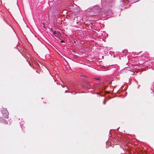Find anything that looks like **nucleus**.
<instances>
[{
	"instance_id": "nucleus-1",
	"label": "nucleus",
	"mask_w": 154,
	"mask_h": 154,
	"mask_svg": "<svg viewBox=\"0 0 154 154\" xmlns=\"http://www.w3.org/2000/svg\"><path fill=\"white\" fill-rule=\"evenodd\" d=\"M2 112L3 114V116L6 118H8V115L9 113L8 110L5 108H3L2 110Z\"/></svg>"
},
{
	"instance_id": "nucleus-2",
	"label": "nucleus",
	"mask_w": 154,
	"mask_h": 154,
	"mask_svg": "<svg viewBox=\"0 0 154 154\" xmlns=\"http://www.w3.org/2000/svg\"><path fill=\"white\" fill-rule=\"evenodd\" d=\"M0 121L1 122H3V123H4L5 124H8V122H7V121H6V120L2 117H1V118H0Z\"/></svg>"
},
{
	"instance_id": "nucleus-3",
	"label": "nucleus",
	"mask_w": 154,
	"mask_h": 154,
	"mask_svg": "<svg viewBox=\"0 0 154 154\" xmlns=\"http://www.w3.org/2000/svg\"><path fill=\"white\" fill-rule=\"evenodd\" d=\"M60 33L59 32H57V34L55 35L54 36L57 38H59L60 36Z\"/></svg>"
},
{
	"instance_id": "nucleus-4",
	"label": "nucleus",
	"mask_w": 154,
	"mask_h": 154,
	"mask_svg": "<svg viewBox=\"0 0 154 154\" xmlns=\"http://www.w3.org/2000/svg\"><path fill=\"white\" fill-rule=\"evenodd\" d=\"M58 31H54L53 32V35H55L57 34V32H58Z\"/></svg>"
},
{
	"instance_id": "nucleus-5",
	"label": "nucleus",
	"mask_w": 154,
	"mask_h": 154,
	"mask_svg": "<svg viewBox=\"0 0 154 154\" xmlns=\"http://www.w3.org/2000/svg\"><path fill=\"white\" fill-rule=\"evenodd\" d=\"M95 79H96L97 80H100V79L99 78H95Z\"/></svg>"
},
{
	"instance_id": "nucleus-6",
	"label": "nucleus",
	"mask_w": 154,
	"mask_h": 154,
	"mask_svg": "<svg viewBox=\"0 0 154 154\" xmlns=\"http://www.w3.org/2000/svg\"><path fill=\"white\" fill-rule=\"evenodd\" d=\"M51 31H52L53 32L54 31L53 30V29H52V28H51Z\"/></svg>"
},
{
	"instance_id": "nucleus-7",
	"label": "nucleus",
	"mask_w": 154,
	"mask_h": 154,
	"mask_svg": "<svg viewBox=\"0 0 154 154\" xmlns=\"http://www.w3.org/2000/svg\"><path fill=\"white\" fill-rule=\"evenodd\" d=\"M61 42L63 43V42H64V41H63V40H61Z\"/></svg>"
},
{
	"instance_id": "nucleus-8",
	"label": "nucleus",
	"mask_w": 154,
	"mask_h": 154,
	"mask_svg": "<svg viewBox=\"0 0 154 154\" xmlns=\"http://www.w3.org/2000/svg\"><path fill=\"white\" fill-rule=\"evenodd\" d=\"M103 103L104 104H105V102L104 101L103 102Z\"/></svg>"
},
{
	"instance_id": "nucleus-9",
	"label": "nucleus",
	"mask_w": 154,
	"mask_h": 154,
	"mask_svg": "<svg viewBox=\"0 0 154 154\" xmlns=\"http://www.w3.org/2000/svg\"><path fill=\"white\" fill-rule=\"evenodd\" d=\"M15 2H16L17 1V0H15Z\"/></svg>"
}]
</instances>
